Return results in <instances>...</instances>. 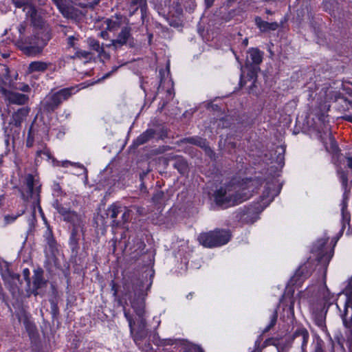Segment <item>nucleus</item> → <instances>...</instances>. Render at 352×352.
Listing matches in <instances>:
<instances>
[{
	"label": "nucleus",
	"mask_w": 352,
	"mask_h": 352,
	"mask_svg": "<svg viewBox=\"0 0 352 352\" xmlns=\"http://www.w3.org/2000/svg\"><path fill=\"white\" fill-rule=\"evenodd\" d=\"M254 23L256 25L257 28L259 29V30L263 32H267L269 31H274L277 30L279 27V25L277 22H267L265 21H263L261 17L256 16L254 18Z\"/></svg>",
	"instance_id": "29"
},
{
	"label": "nucleus",
	"mask_w": 352,
	"mask_h": 352,
	"mask_svg": "<svg viewBox=\"0 0 352 352\" xmlns=\"http://www.w3.org/2000/svg\"><path fill=\"white\" fill-rule=\"evenodd\" d=\"M182 352H204V350L199 345L190 344L182 347Z\"/></svg>",
	"instance_id": "50"
},
{
	"label": "nucleus",
	"mask_w": 352,
	"mask_h": 352,
	"mask_svg": "<svg viewBox=\"0 0 352 352\" xmlns=\"http://www.w3.org/2000/svg\"><path fill=\"white\" fill-rule=\"evenodd\" d=\"M10 69L6 65L0 63V85L6 86V81L10 78Z\"/></svg>",
	"instance_id": "39"
},
{
	"label": "nucleus",
	"mask_w": 352,
	"mask_h": 352,
	"mask_svg": "<svg viewBox=\"0 0 352 352\" xmlns=\"http://www.w3.org/2000/svg\"><path fill=\"white\" fill-rule=\"evenodd\" d=\"M17 89L25 93L30 92L31 91V88L30 87V86L28 84L25 83L20 85Z\"/></svg>",
	"instance_id": "61"
},
{
	"label": "nucleus",
	"mask_w": 352,
	"mask_h": 352,
	"mask_svg": "<svg viewBox=\"0 0 352 352\" xmlns=\"http://www.w3.org/2000/svg\"><path fill=\"white\" fill-rule=\"evenodd\" d=\"M23 278L26 283V287L30 288L31 285L30 271L28 267H25L22 271Z\"/></svg>",
	"instance_id": "54"
},
{
	"label": "nucleus",
	"mask_w": 352,
	"mask_h": 352,
	"mask_svg": "<svg viewBox=\"0 0 352 352\" xmlns=\"http://www.w3.org/2000/svg\"><path fill=\"white\" fill-rule=\"evenodd\" d=\"M12 3L17 8H21L23 11L30 10V6H35L28 0H12Z\"/></svg>",
	"instance_id": "43"
},
{
	"label": "nucleus",
	"mask_w": 352,
	"mask_h": 352,
	"mask_svg": "<svg viewBox=\"0 0 352 352\" xmlns=\"http://www.w3.org/2000/svg\"><path fill=\"white\" fill-rule=\"evenodd\" d=\"M351 221V215L349 212H345L344 207L342 208V228L339 232L340 235L342 234L346 226L349 225Z\"/></svg>",
	"instance_id": "44"
},
{
	"label": "nucleus",
	"mask_w": 352,
	"mask_h": 352,
	"mask_svg": "<svg viewBox=\"0 0 352 352\" xmlns=\"http://www.w3.org/2000/svg\"><path fill=\"white\" fill-rule=\"evenodd\" d=\"M322 90L324 100L333 104V108L342 114L341 118L344 120L352 123V100L332 87L323 88Z\"/></svg>",
	"instance_id": "6"
},
{
	"label": "nucleus",
	"mask_w": 352,
	"mask_h": 352,
	"mask_svg": "<svg viewBox=\"0 0 352 352\" xmlns=\"http://www.w3.org/2000/svg\"><path fill=\"white\" fill-rule=\"evenodd\" d=\"M188 142L190 144L199 146L203 149L208 144L206 139H203L201 138H190L188 140Z\"/></svg>",
	"instance_id": "48"
},
{
	"label": "nucleus",
	"mask_w": 352,
	"mask_h": 352,
	"mask_svg": "<svg viewBox=\"0 0 352 352\" xmlns=\"http://www.w3.org/2000/svg\"><path fill=\"white\" fill-rule=\"evenodd\" d=\"M52 206L62 217L63 221L69 223L72 228L68 240V245L71 251V257L76 258L80 250V232H81L82 236L85 234L82 216L76 211L71 210L69 207L64 206L58 199L54 201Z\"/></svg>",
	"instance_id": "4"
},
{
	"label": "nucleus",
	"mask_w": 352,
	"mask_h": 352,
	"mask_svg": "<svg viewBox=\"0 0 352 352\" xmlns=\"http://www.w3.org/2000/svg\"><path fill=\"white\" fill-rule=\"evenodd\" d=\"M231 183L225 184L216 189L213 193L215 204L221 209H227L237 206L250 197V195L244 190H237L230 193Z\"/></svg>",
	"instance_id": "5"
},
{
	"label": "nucleus",
	"mask_w": 352,
	"mask_h": 352,
	"mask_svg": "<svg viewBox=\"0 0 352 352\" xmlns=\"http://www.w3.org/2000/svg\"><path fill=\"white\" fill-rule=\"evenodd\" d=\"M16 317L19 322L22 321L31 342H36L39 340V333L31 314L21 307L16 311Z\"/></svg>",
	"instance_id": "13"
},
{
	"label": "nucleus",
	"mask_w": 352,
	"mask_h": 352,
	"mask_svg": "<svg viewBox=\"0 0 352 352\" xmlns=\"http://www.w3.org/2000/svg\"><path fill=\"white\" fill-rule=\"evenodd\" d=\"M124 210V206H121L118 204H111L107 210V214L111 219H113L112 223L113 226H116V222L118 220L116 219L118 217V214H120Z\"/></svg>",
	"instance_id": "34"
},
{
	"label": "nucleus",
	"mask_w": 352,
	"mask_h": 352,
	"mask_svg": "<svg viewBox=\"0 0 352 352\" xmlns=\"http://www.w3.org/2000/svg\"><path fill=\"white\" fill-rule=\"evenodd\" d=\"M248 54L251 59L252 63L258 67L263 61V52L261 51L258 48L251 47L248 50Z\"/></svg>",
	"instance_id": "35"
},
{
	"label": "nucleus",
	"mask_w": 352,
	"mask_h": 352,
	"mask_svg": "<svg viewBox=\"0 0 352 352\" xmlns=\"http://www.w3.org/2000/svg\"><path fill=\"white\" fill-rule=\"evenodd\" d=\"M155 134L156 131L155 129H147L139 136H138L135 140H133L131 147L136 148L138 146L146 144L149 140L154 138Z\"/></svg>",
	"instance_id": "26"
},
{
	"label": "nucleus",
	"mask_w": 352,
	"mask_h": 352,
	"mask_svg": "<svg viewBox=\"0 0 352 352\" xmlns=\"http://www.w3.org/2000/svg\"><path fill=\"white\" fill-rule=\"evenodd\" d=\"M110 287H111V289L113 292V296L115 298L116 300H117V302H118V299H121L118 296V291H119L118 284L116 283L113 280H112L110 283Z\"/></svg>",
	"instance_id": "53"
},
{
	"label": "nucleus",
	"mask_w": 352,
	"mask_h": 352,
	"mask_svg": "<svg viewBox=\"0 0 352 352\" xmlns=\"http://www.w3.org/2000/svg\"><path fill=\"white\" fill-rule=\"evenodd\" d=\"M98 56L100 58H102L104 60H109L110 59V57H111L110 54L104 50V46L103 45H102V47H101V50H100L99 52H98Z\"/></svg>",
	"instance_id": "57"
},
{
	"label": "nucleus",
	"mask_w": 352,
	"mask_h": 352,
	"mask_svg": "<svg viewBox=\"0 0 352 352\" xmlns=\"http://www.w3.org/2000/svg\"><path fill=\"white\" fill-rule=\"evenodd\" d=\"M122 217L121 220H118L116 222V226H121L124 225L125 223L128 222L129 220L131 212L130 210H127L126 207H124L123 211L121 212Z\"/></svg>",
	"instance_id": "49"
},
{
	"label": "nucleus",
	"mask_w": 352,
	"mask_h": 352,
	"mask_svg": "<svg viewBox=\"0 0 352 352\" xmlns=\"http://www.w3.org/2000/svg\"><path fill=\"white\" fill-rule=\"evenodd\" d=\"M0 96L8 104L24 106L30 100L28 95L9 90L3 85H0Z\"/></svg>",
	"instance_id": "15"
},
{
	"label": "nucleus",
	"mask_w": 352,
	"mask_h": 352,
	"mask_svg": "<svg viewBox=\"0 0 352 352\" xmlns=\"http://www.w3.org/2000/svg\"><path fill=\"white\" fill-rule=\"evenodd\" d=\"M309 262L304 263L296 270L294 276L291 278L290 283L296 285L298 281L308 278L311 275V270H308Z\"/></svg>",
	"instance_id": "28"
},
{
	"label": "nucleus",
	"mask_w": 352,
	"mask_h": 352,
	"mask_svg": "<svg viewBox=\"0 0 352 352\" xmlns=\"http://www.w3.org/2000/svg\"><path fill=\"white\" fill-rule=\"evenodd\" d=\"M307 17H308V19L309 20L310 24L312 26H314L315 15H314V13L312 12L311 10H307Z\"/></svg>",
	"instance_id": "62"
},
{
	"label": "nucleus",
	"mask_w": 352,
	"mask_h": 352,
	"mask_svg": "<svg viewBox=\"0 0 352 352\" xmlns=\"http://www.w3.org/2000/svg\"><path fill=\"white\" fill-rule=\"evenodd\" d=\"M43 236L52 252L57 249V243L54 236L53 230L49 224H47V230H45Z\"/></svg>",
	"instance_id": "36"
},
{
	"label": "nucleus",
	"mask_w": 352,
	"mask_h": 352,
	"mask_svg": "<svg viewBox=\"0 0 352 352\" xmlns=\"http://www.w3.org/2000/svg\"><path fill=\"white\" fill-rule=\"evenodd\" d=\"M69 166H72L80 168L82 169H85L82 164H81L80 163L72 162H70L69 160H64V161H62V162L59 161L58 165L54 166V167H60V166H61V167L67 168Z\"/></svg>",
	"instance_id": "52"
},
{
	"label": "nucleus",
	"mask_w": 352,
	"mask_h": 352,
	"mask_svg": "<svg viewBox=\"0 0 352 352\" xmlns=\"http://www.w3.org/2000/svg\"><path fill=\"white\" fill-rule=\"evenodd\" d=\"M258 69V67H256L252 65L247 66L246 76H245L243 74L241 75L239 80L240 87H243L248 83V82H250L251 84L248 87V92L252 93L253 91V88L256 87V82L257 81Z\"/></svg>",
	"instance_id": "19"
},
{
	"label": "nucleus",
	"mask_w": 352,
	"mask_h": 352,
	"mask_svg": "<svg viewBox=\"0 0 352 352\" xmlns=\"http://www.w3.org/2000/svg\"><path fill=\"white\" fill-rule=\"evenodd\" d=\"M330 145H324L326 151L332 155V160L334 164L337 167V174L339 177L340 182L341 183L342 188L346 191L348 187L349 179H348V171L343 170L341 167L342 153L339 148V146L333 137L331 133H329Z\"/></svg>",
	"instance_id": "8"
},
{
	"label": "nucleus",
	"mask_w": 352,
	"mask_h": 352,
	"mask_svg": "<svg viewBox=\"0 0 352 352\" xmlns=\"http://www.w3.org/2000/svg\"><path fill=\"white\" fill-rule=\"evenodd\" d=\"M151 199L155 205L162 204L164 201V192L162 190H157Z\"/></svg>",
	"instance_id": "47"
},
{
	"label": "nucleus",
	"mask_w": 352,
	"mask_h": 352,
	"mask_svg": "<svg viewBox=\"0 0 352 352\" xmlns=\"http://www.w3.org/2000/svg\"><path fill=\"white\" fill-rule=\"evenodd\" d=\"M52 63L50 62H44L42 60L32 61L28 67V72L29 74L34 72H45Z\"/></svg>",
	"instance_id": "32"
},
{
	"label": "nucleus",
	"mask_w": 352,
	"mask_h": 352,
	"mask_svg": "<svg viewBox=\"0 0 352 352\" xmlns=\"http://www.w3.org/2000/svg\"><path fill=\"white\" fill-rule=\"evenodd\" d=\"M245 17V10L241 6L231 9L222 15V19L226 22L234 20L236 23H241Z\"/></svg>",
	"instance_id": "24"
},
{
	"label": "nucleus",
	"mask_w": 352,
	"mask_h": 352,
	"mask_svg": "<svg viewBox=\"0 0 352 352\" xmlns=\"http://www.w3.org/2000/svg\"><path fill=\"white\" fill-rule=\"evenodd\" d=\"M26 14L30 17L31 24L34 27L33 30H51L48 26H45V21L38 14V11L35 6H30V10H27Z\"/></svg>",
	"instance_id": "23"
},
{
	"label": "nucleus",
	"mask_w": 352,
	"mask_h": 352,
	"mask_svg": "<svg viewBox=\"0 0 352 352\" xmlns=\"http://www.w3.org/2000/svg\"><path fill=\"white\" fill-rule=\"evenodd\" d=\"M104 23L107 25V30L110 32L116 30L120 26V22L118 20H113L112 19H107Z\"/></svg>",
	"instance_id": "45"
},
{
	"label": "nucleus",
	"mask_w": 352,
	"mask_h": 352,
	"mask_svg": "<svg viewBox=\"0 0 352 352\" xmlns=\"http://www.w3.org/2000/svg\"><path fill=\"white\" fill-rule=\"evenodd\" d=\"M343 0H322L320 8L331 17L336 18L343 11Z\"/></svg>",
	"instance_id": "18"
},
{
	"label": "nucleus",
	"mask_w": 352,
	"mask_h": 352,
	"mask_svg": "<svg viewBox=\"0 0 352 352\" xmlns=\"http://www.w3.org/2000/svg\"><path fill=\"white\" fill-rule=\"evenodd\" d=\"M20 278L19 274L12 272H8L7 276H3L5 285L11 294H14L19 289L18 283L21 284Z\"/></svg>",
	"instance_id": "25"
},
{
	"label": "nucleus",
	"mask_w": 352,
	"mask_h": 352,
	"mask_svg": "<svg viewBox=\"0 0 352 352\" xmlns=\"http://www.w3.org/2000/svg\"><path fill=\"white\" fill-rule=\"evenodd\" d=\"M16 219V217L11 216V215H6L4 217L5 221L6 223H13Z\"/></svg>",
	"instance_id": "64"
},
{
	"label": "nucleus",
	"mask_w": 352,
	"mask_h": 352,
	"mask_svg": "<svg viewBox=\"0 0 352 352\" xmlns=\"http://www.w3.org/2000/svg\"><path fill=\"white\" fill-rule=\"evenodd\" d=\"M80 89L78 85L71 86L47 95L41 102V109L46 114H52L60 107L64 101L78 93Z\"/></svg>",
	"instance_id": "7"
},
{
	"label": "nucleus",
	"mask_w": 352,
	"mask_h": 352,
	"mask_svg": "<svg viewBox=\"0 0 352 352\" xmlns=\"http://www.w3.org/2000/svg\"><path fill=\"white\" fill-rule=\"evenodd\" d=\"M278 319V311L277 309H275L273 310L272 315L270 316V321L268 325H267L265 329L262 331L261 334H260L256 341L254 342V349L251 352H261L264 348H262L261 342L263 340V335L264 333H267L271 329H272L276 324Z\"/></svg>",
	"instance_id": "22"
},
{
	"label": "nucleus",
	"mask_w": 352,
	"mask_h": 352,
	"mask_svg": "<svg viewBox=\"0 0 352 352\" xmlns=\"http://www.w3.org/2000/svg\"><path fill=\"white\" fill-rule=\"evenodd\" d=\"M100 1V0H85L76 3L74 6H76L77 8H82L83 10L87 8L94 9L97 5L99 4Z\"/></svg>",
	"instance_id": "42"
},
{
	"label": "nucleus",
	"mask_w": 352,
	"mask_h": 352,
	"mask_svg": "<svg viewBox=\"0 0 352 352\" xmlns=\"http://www.w3.org/2000/svg\"><path fill=\"white\" fill-rule=\"evenodd\" d=\"M89 43L91 49L96 51V52H99V50H101V47H102V45H100V42L95 38H91Z\"/></svg>",
	"instance_id": "55"
},
{
	"label": "nucleus",
	"mask_w": 352,
	"mask_h": 352,
	"mask_svg": "<svg viewBox=\"0 0 352 352\" xmlns=\"http://www.w3.org/2000/svg\"><path fill=\"white\" fill-rule=\"evenodd\" d=\"M152 342L155 345H156L158 347H162V349H167L166 346H177L179 344V342H181V340L170 338L161 339L157 333H155L153 335Z\"/></svg>",
	"instance_id": "31"
},
{
	"label": "nucleus",
	"mask_w": 352,
	"mask_h": 352,
	"mask_svg": "<svg viewBox=\"0 0 352 352\" xmlns=\"http://www.w3.org/2000/svg\"><path fill=\"white\" fill-rule=\"evenodd\" d=\"M133 251L138 253H142L145 248L146 244L143 238L136 236L133 239Z\"/></svg>",
	"instance_id": "41"
},
{
	"label": "nucleus",
	"mask_w": 352,
	"mask_h": 352,
	"mask_svg": "<svg viewBox=\"0 0 352 352\" xmlns=\"http://www.w3.org/2000/svg\"><path fill=\"white\" fill-rule=\"evenodd\" d=\"M153 275L152 274L146 288L144 280L136 276H131L129 279H125L123 283V288L125 291L124 295L130 301L131 307L138 317L137 329L133 338L137 344H139V342L144 340L148 336L146 321L144 318L145 300L148 295V291L153 284Z\"/></svg>",
	"instance_id": "1"
},
{
	"label": "nucleus",
	"mask_w": 352,
	"mask_h": 352,
	"mask_svg": "<svg viewBox=\"0 0 352 352\" xmlns=\"http://www.w3.org/2000/svg\"><path fill=\"white\" fill-rule=\"evenodd\" d=\"M316 117L318 119L320 122H321L324 127L326 129H328L330 130V128L328 127L329 126V115L327 111L322 112V111H318L316 113Z\"/></svg>",
	"instance_id": "46"
},
{
	"label": "nucleus",
	"mask_w": 352,
	"mask_h": 352,
	"mask_svg": "<svg viewBox=\"0 0 352 352\" xmlns=\"http://www.w3.org/2000/svg\"><path fill=\"white\" fill-rule=\"evenodd\" d=\"M214 230L201 233L198 236V241L201 245L206 248H215L216 242Z\"/></svg>",
	"instance_id": "30"
},
{
	"label": "nucleus",
	"mask_w": 352,
	"mask_h": 352,
	"mask_svg": "<svg viewBox=\"0 0 352 352\" xmlns=\"http://www.w3.org/2000/svg\"><path fill=\"white\" fill-rule=\"evenodd\" d=\"M58 9L61 14L67 19L80 21L86 15L87 11L80 10L76 6L65 2Z\"/></svg>",
	"instance_id": "17"
},
{
	"label": "nucleus",
	"mask_w": 352,
	"mask_h": 352,
	"mask_svg": "<svg viewBox=\"0 0 352 352\" xmlns=\"http://www.w3.org/2000/svg\"><path fill=\"white\" fill-rule=\"evenodd\" d=\"M173 168L182 175L186 174L188 170L187 162L183 158H177L173 164Z\"/></svg>",
	"instance_id": "38"
},
{
	"label": "nucleus",
	"mask_w": 352,
	"mask_h": 352,
	"mask_svg": "<svg viewBox=\"0 0 352 352\" xmlns=\"http://www.w3.org/2000/svg\"><path fill=\"white\" fill-rule=\"evenodd\" d=\"M16 30L19 37L15 46L28 56L35 57L41 54L52 38V30H33L29 34V24L25 21L21 22Z\"/></svg>",
	"instance_id": "2"
},
{
	"label": "nucleus",
	"mask_w": 352,
	"mask_h": 352,
	"mask_svg": "<svg viewBox=\"0 0 352 352\" xmlns=\"http://www.w3.org/2000/svg\"><path fill=\"white\" fill-rule=\"evenodd\" d=\"M129 9L131 15L134 14L138 9L140 10L142 17L144 16L147 10V1L146 0H130Z\"/></svg>",
	"instance_id": "33"
},
{
	"label": "nucleus",
	"mask_w": 352,
	"mask_h": 352,
	"mask_svg": "<svg viewBox=\"0 0 352 352\" xmlns=\"http://www.w3.org/2000/svg\"><path fill=\"white\" fill-rule=\"evenodd\" d=\"M204 151L205 154L211 160L215 159V152L211 148L208 144L204 147Z\"/></svg>",
	"instance_id": "56"
},
{
	"label": "nucleus",
	"mask_w": 352,
	"mask_h": 352,
	"mask_svg": "<svg viewBox=\"0 0 352 352\" xmlns=\"http://www.w3.org/2000/svg\"><path fill=\"white\" fill-rule=\"evenodd\" d=\"M48 280L44 276L43 269L38 266L33 270V275L31 278V285L30 288L25 287L27 296L29 297L31 295L36 296L39 294V289L45 287L47 285Z\"/></svg>",
	"instance_id": "14"
},
{
	"label": "nucleus",
	"mask_w": 352,
	"mask_h": 352,
	"mask_svg": "<svg viewBox=\"0 0 352 352\" xmlns=\"http://www.w3.org/2000/svg\"><path fill=\"white\" fill-rule=\"evenodd\" d=\"M329 239V236L318 239L313 244L311 250V252L316 255V260L318 264L321 265L325 268L329 265L334 254L333 247L327 250V244Z\"/></svg>",
	"instance_id": "11"
},
{
	"label": "nucleus",
	"mask_w": 352,
	"mask_h": 352,
	"mask_svg": "<svg viewBox=\"0 0 352 352\" xmlns=\"http://www.w3.org/2000/svg\"><path fill=\"white\" fill-rule=\"evenodd\" d=\"M52 190L54 194L56 196H60L63 193L61 186L58 182H54L52 185Z\"/></svg>",
	"instance_id": "58"
},
{
	"label": "nucleus",
	"mask_w": 352,
	"mask_h": 352,
	"mask_svg": "<svg viewBox=\"0 0 352 352\" xmlns=\"http://www.w3.org/2000/svg\"><path fill=\"white\" fill-rule=\"evenodd\" d=\"M126 304V302H125L124 303L123 300L122 299H118V305L123 307L124 315L125 318L126 319V320L129 322V327L130 329V331L131 333H133V331H135L134 327L135 325V322L133 320L131 314H130V311L126 309V308L125 307Z\"/></svg>",
	"instance_id": "37"
},
{
	"label": "nucleus",
	"mask_w": 352,
	"mask_h": 352,
	"mask_svg": "<svg viewBox=\"0 0 352 352\" xmlns=\"http://www.w3.org/2000/svg\"><path fill=\"white\" fill-rule=\"evenodd\" d=\"M30 107L28 106H23L14 111L10 118L9 125H12L16 128H21L22 123L26 120L30 112Z\"/></svg>",
	"instance_id": "20"
},
{
	"label": "nucleus",
	"mask_w": 352,
	"mask_h": 352,
	"mask_svg": "<svg viewBox=\"0 0 352 352\" xmlns=\"http://www.w3.org/2000/svg\"><path fill=\"white\" fill-rule=\"evenodd\" d=\"M314 322L316 326L320 328L325 327V316L321 313H317L314 316Z\"/></svg>",
	"instance_id": "51"
},
{
	"label": "nucleus",
	"mask_w": 352,
	"mask_h": 352,
	"mask_svg": "<svg viewBox=\"0 0 352 352\" xmlns=\"http://www.w3.org/2000/svg\"><path fill=\"white\" fill-rule=\"evenodd\" d=\"M23 183L27 188V198L34 199V208L36 207L38 208L39 212L43 216V219L45 221L44 213L41 206V192L42 184L39 180L38 176L34 175L32 173H28L25 175Z\"/></svg>",
	"instance_id": "9"
},
{
	"label": "nucleus",
	"mask_w": 352,
	"mask_h": 352,
	"mask_svg": "<svg viewBox=\"0 0 352 352\" xmlns=\"http://www.w3.org/2000/svg\"><path fill=\"white\" fill-rule=\"evenodd\" d=\"M309 339V333L307 329L302 325L298 327L292 335V340H297L300 344L302 352H307V346Z\"/></svg>",
	"instance_id": "21"
},
{
	"label": "nucleus",
	"mask_w": 352,
	"mask_h": 352,
	"mask_svg": "<svg viewBox=\"0 0 352 352\" xmlns=\"http://www.w3.org/2000/svg\"><path fill=\"white\" fill-rule=\"evenodd\" d=\"M45 160L50 162L52 166L58 165L59 161L54 157L50 148L45 142L38 143V148L35 153L34 164L39 166Z\"/></svg>",
	"instance_id": "16"
},
{
	"label": "nucleus",
	"mask_w": 352,
	"mask_h": 352,
	"mask_svg": "<svg viewBox=\"0 0 352 352\" xmlns=\"http://www.w3.org/2000/svg\"><path fill=\"white\" fill-rule=\"evenodd\" d=\"M344 159H345L346 162L347 168H349L352 170V156L346 155L344 157Z\"/></svg>",
	"instance_id": "63"
},
{
	"label": "nucleus",
	"mask_w": 352,
	"mask_h": 352,
	"mask_svg": "<svg viewBox=\"0 0 352 352\" xmlns=\"http://www.w3.org/2000/svg\"><path fill=\"white\" fill-rule=\"evenodd\" d=\"M78 40V38H76L75 36H69L67 38V46L69 47H75V41Z\"/></svg>",
	"instance_id": "60"
},
{
	"label": "nucleus",
	"mask_w": 352,
	"mask_h": 352,
	"mask_svg": "<svg viewBox=\"0 0 352 352\" xmlns=\"http://www.w3.org/2000/svg\"><path fill=\"white\" fill-rule=\"evenodd\" d=\"M285 151H286V146H283V145L277 146L276 150V153H277L276 158V162L278 164V165L280 168H283L285 165Z\"/></svg>",
	"instance_id": "40"
},
{
	"label": "nucleus",
	"mask_w": 352,
	"mask_h": 352,
	"mask_svg": "<svg viewBox=\"0 0 352 352\" xmlns=\"http://www.w3.org/2000/svg\"><path fill=\"white\" fill-rule=\"evenodd\" d=\"M50 127L43 120L36 121V117L32 121L27 135L25 146L28 148L33 146L34 141L38 144L43 142V140L49 139Z\"/></svg>",
	"instance_id": "10"
},
{
	"label": "nucleus",
	"mask_w": 352,
	"mask_h": 352,
	"mask_svg": "<svg viewBox=\"0 0 352 352\" xmlns=\"http://www.w3.org/2000/svg\"><path fill=\"white\" fill-rule=\"evenodd\" d=\"M216 247L227 244L231 239L232 234L229 230L215 229L214 230Z\"/></svg>",
	"instance_id": "27"
},
{
	"label": "nucleus",
	"mask_w": 352,
	"mask_h": 352,
	"mask_svg": "<svg viewBox=\"0 0 352 352\" xmlns=\"http://www.w3.org/2000/svg\"><path fill=\"white\" fill-rule=\"evenodd\" d=\"M278 182V179L275 177L267 179L263 194L260 197L261 201L265 205L254 203L238 209L235 212L236 220L242 224H253L256 222L259 219V214L280 192L282 186Z\"/></svg>",
	"instance_id": "3"
},
{
	"label": "nucleus",
	"mask_w": 352,
	"mask_h": 352,
	"mask_svg": "<svg viewBox=\"0 0 352 352\" xmlns=\"http://www.w3.org/2000/svg\"><path fill=\"white\" fill-rule=\"evenodd\" d=\"M270 345H276V340L274 338H267L262 344V348H265Z\"/></svg>",
	"instance_id": "59"
},
{
	"label": "nucleus",
	"mask_w": 352,
	"mask_h": 352,
	"mask_svg": "<svg viewBox=\"0 0 352 352\" xmlns=\"http://www.w3.org/2000/svg\"><path fill=\"white\" fill-rule=\"evenodd\" d=\"M127 45L129 48L133 47V37L131 34V28L129 26H124L121 29L117 37L112 39L110 43L105 45V47L117 53L123 50L124 47Z\"/></svg>",
	"instance_id": "12"
}]
</instances>
